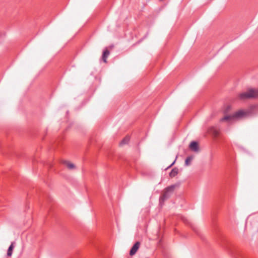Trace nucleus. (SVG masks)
<instances>
[{"label": "nucleus", "instance_id": "nucleus-1", "mask_svg": "<svg viewBox=\"0 0 258 258\" xmlns=\"http://www.w3.org/2000/svg\"><path fill=\"white\" fill-rule=\"evenodd\" d=\"M252 109L249 108L246 110H239L231 115H225L220 119V121H232L235 119H239L245 116L250 115L252 114Z\"/></svg>", "mask_w": 258, "mask_h": 258}, {"label": "nucleus", "instance_id": "nucleus-2", "mask_svg": "<svg viewBox=\"0 0 258 258\" xmlns=\"http://www.w3.org/2000/svg\"><path fill=\"white\" fill-rule=\"evenodd\" d=\"M239 98L241 100L258 98V89L251 88L246 92L241 93Z\"/></svg>", "mask_w": 258, "mask_h": 258}, {"label": "nucleus", "instance_id": "nucleus-3", "mask_svg": "<svg viewBox=\"0 0 258 258\" xmlns=\"http://www.w3.org/2000/svg\"><path fill=\"white\" fill-rule=\"evenodd\" d=\"M175 184H173L167 187L164 190L163 194L160 196L159 199L160 204H162L165 200L169 198L173 194L176 187Z\"/></svg>", "mask_w": 258, "mask_h": 258}, {"label": "nucleus", "instance_id": "nucleus-4", "mask_svg": "<svg viewBox=\"0 0 258 258\" xmlns=\"http://www.w3.org/2000/svg\"><path fill=\"white\" fill-rule=\"evenodd\" d=\"M140 243L139 241L136 242L134 244V245L132 247V248L130 250V254L131 255H133L136 253V252L137 251V250H138V249L140 247Z\"/></svg>", "mask_w": 258, "mask_h": 258}, {"label": "nucleus", "instance_id": "nucleus-5", "mask_svg": "<svg viewBox=\"0 0 258 258\" xmlns=\"http://www.w3.org/2000/svg\"><path fill=\"white\" fill-rule=\"evenodd\" d=\"M189 147L190 149L193 151L197 152L199 151L198 143L195 141L191 142L189 145Z\"/></svg>", "mask_w": 258, "mask_h": 258}, {"label": "nucleus", "instance_id": "nucleus-6", "mask_svg": "<svg viewBox=\"0 0 258 258\" xmlns=\"http://www.w3.org/2000/svg\"><path fill=\"white\" fill-rule=\"evenodd\" d=\"M178 173V169L177 168H174L172 169V170L169 173V176L170 177L172 178L175 177L177 175Z\"/></svg>", "mask_w": 258, "mask_h": 258}, {"label": "nucleus", "instance_id": "nucleus-7", "mask_svg": "<svg viewBox=\"0 0 258 258\" xmlns=\"http://www.w3.org/2000/svg\"><path fill=\"white\" fill-rule=\"evenodd\" d=\"M109 51L107 49L103 51V54H102V59L104 62H106V59L108 57V55H109Z\"/></svg>", "mask_w": 258, "mask_h": 258}, {"label": "nucleus", "instance_id": "nucleus-8", "mask_svg": "<svg viewBox=\"0 0 258 258\" xmlns=\"http://www.w3.org/2000/svg\"><path fill=\"white\" fill-rule=\"evenodd\" d=\"M63 163L70 170H72L75 168V165L73 163H70L67 161H64Z\"/></svg>", "mask_w": 258, "mask_h": 258}, {"label": "nucleus", "instance_id": "nucleus-9", "mask_svg": "<svg viewBox=\"0 0 258 258\" xmlns=\"http://www.w3.org/2000/svg\"><path fill=\"white\" fill-rule=\"evenodd\" d=\"M14 248V245L13 243H12L10 246H9L8 251H7V255L9 256H10L12 254V250Z\"/></svg>", "mask_w": 258, "mask_h": 258}, {"label": "nucleus", "instance_id": "nucleus-10", "mask_svg": "<svg viewBox=\"0 0 258 258\" xmlns=\"http://www.w3.org/2000/svg\"><path fill=\"white\" fill-rule=\"evenodd\" d=\"M129 141H130V137L126 136L121 141V142L120 143V145H123L124 144H126L128 143Z\"/></svg>", "mask_w": 258, "mask_h": 258}, {"label": "nucleus", "instance_id": "nucleus-11", "mask_svg": "<svg viewBox=\"0 0 258 258\" xmlns=\"http://www.w3.org/2000/svg\"><path fill=\"white\" fill-rule=\"evenodd\" d=\"M212 134L213 135V136L215 137H217L219 135V131L215 129V128H213L212 130Z\"/></svg>", "mask_w": 258, "mask_h": 258}, {"label": "nucleus", "instance_id": "nucleus-12", "mask_svg": "<svg viewBox=\"0 0 258 258\" xmlns=\"http://www.w3.org/2000/svg\"><path fill=\"white\" fill-rule=\"evenodd\" d=\"M191 160H192V158L190 157H188L187 158H186L185 159V165L186 166L189 165Z\"/></svg>", "mask_w": 258, "mask_h": 258}, {"label": "nucleus", "instance_id": "nucleus-13", "mask_svg": "<svg viewBox=\"0 0 258 258\" xmlns=\"http://www.w3.org/2000/svg\"><path fill=\"white\" fill-rule=\"evenodd\" d=\"M175 161H176V159L167 168V169H168V168H170L171 166H172L174 164Z\"/></svg>", "mask_w": 258, "mask_h": 258}]
</instances>
